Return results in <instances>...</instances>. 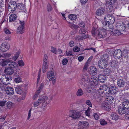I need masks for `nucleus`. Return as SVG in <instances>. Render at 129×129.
Segmentation results:
<instances>
[{
	"mask_svg": "<svg viewBox=\"0 0 129 129\" xmlns=\"http://www.w3.org/2000/svg\"><path fill=\"white\" fill-rule=\"evenodd\" d=\"M17 64L15 62H11L8 64V66L4 70L5 74L7 75L11 76L14 71L17 70Z\"/></svg>",
	"mask_w": 129,
	"mask_h": 129,
	"instance_id": "obj_1",
	"label": "nucleus"
},
{
	"mask_svg": "<svg viewBox=\"0 0 129 129\" xmlns=\"http://www.w3.org/2000/svg\"><path fill=\"white\" fill-rule=\"evenodd\" d=\"M92 35L93 36H95L100 38H104L106 35V33L104 29H101L93 27L91 31Z\"/></svg>",
	"mask_w": 129,
	"mask_h": 129,
	"instance_id": "obj_2",
	"label": "nucleus"
},
{
	"mask_svg": "<svg viewBox=\"0 0 129 129\" xmlns=\"http://www.w3.org/2000/svg\"><path fill=\"white\" fill-rule=\"evenodd\" d=\"M108 89V87L106 85H104L101 86L99 89L100 94L102 97H105L107 96Z\"/></svg>",
	"mask_w": 129,
	"mask_h": 129,
	"instance_id": "obj_3",
	"label": "nucleus"
},
{
	"mask_svg": "<svg viewBox=\"0 0 129 129\" xmlns=\"http://www.w3.org/2000/svg\"><path fill=\"white\" fill-rule=\"evenodd\" d=\"M48 59L47 54H45L43 59V62L42 68V72L44 73H45L48 67Z\"/></svg>",
	"mask_w": 129,
	"mask_h": 129,
	"instance_id": "obj_4",
	"label": "nucleus"
},
{
	"mask_svg": "<svg viewBox=\"0 0 129 129\" xmlns=\"http://www.w3.org/2000/svg\"><path fill=\"white\" fill-rule=\"evenodd\" d=\"M17 5L15 2H12L9 4L8 7V10L10 12L13 13L17 8Z\"/></svg>",
	"mask_w": 129,
	"mask_h": 129,
	"instance_id": "obj_5",
	"label": "nucleus"
},
{
	"mask_svg": "<svg viewBox=\"0 0 129 129\" xmlns=\"http://www.w3.org/2000/svg\"><path fill=\"white\" fill-rule=\"evenodd\" d=\"M105 20L108 22V24L113 23L115 21V18L114 16L110 14H108L104 17Z\"/></svg>",
	"mask_w": 129,
	"mask_h": 129,
	"instance_id": "obj_6",
	"label": "nucleus"
},
{
	"mask_svg": "<svg viewBox=\"0 0 129 129\" xmlns=\"http://www.w3.org/2000/svg\"><path fill=\"white\" fill-rule=\"evenodd\" d=\"M70 117H71L74 119H78L80 116V114L79 112L76 111H73L70 112Z\"/></svg>",
	"mask_w": 129,
	"mask_h": 129,
	"instance_id": "obj_7",
	"label": "nucleus"
},
{
	"mask_svg": "<svg viewBox=\"0 0 129 129\" xmlns=\"http://www.w3.org/2000/svg\"><path fill=\"white\" fill-rule=\"evenodd\" d=\"M115 26L117 29L119 30L120 31L123 32H125V27L124 25L121 23L119 22H117L115 25Z\"/></svg>",
	"mask_w": 129,
	"mask_h": 129,
	"instance_id": "obj_8",
	"label": "nucleus"
},
{
	"mask_svg": "<svg viewBox=\"0 0 129 129\" xmlns=\"http://www.w3.org/2000/svg\"><path fill=\"white\" fill-rule=\"evenodd\" d=\"M122 55V52L120 49H117L114 51L113 55L115 58L116 59H118L120 58Z\"/></svg>",
	"mask_w": 129,
	"mask_h": 129,
	"instance_id": "obj_9",
	"label": "nucleus"
},
{
	"mask_svg": "<svg viewBox=\"0 0 129 129\" xmlns=\"http://www.w3.org/2000/svg\"><path fill=\"white\" fill-rule=\"evenodd\" d=\"M90 84L91 85L93 86H96L98 85L99 82V80L97 77H91L89 79Z\"/></svg>",
	"mask_w": 129,
	"mask_h": 129,
	"instance_id": "obj_10",
	"label": "nucleus"
},
{
	"mask_svg": "<svg viewBox=\"0 0 129 129\" xmlns=\"http://www.w3.org/2000/svg\"><path fill=\"white\" fill-rule=\"evenodd\" d=\"M117 92L116 87L113 86L111 85L110 87H108V89L107 92L108 94H110L112 95L116 93Z\"/></svg>",
	"mask_w": 129,
	"mask_h": 129,
	"instance_id": "obj_11",
	"label": "nucleus"
},
{
	"mask_svg": "<svg viewBox=\"0 0 129 129\" xmlns=\"http://www.w3.org/2000/svg\"><path fill=\"white\" fill-rule=\"evenodd\" d=\"M48 98L47 96H44L42 98L39 99L41 103H42V106L43 107H45L47 105V100Z\"/></svg>",
	"mask_w": 129,
	"mask_h": 129,
	"instance_id": "obj_12",
	"label": "nucleus"
},
{
	"mask_svg": "<svg viewBox=\"0 0 129 129\" xmlns=\"http://www.w3.org/2000/svg\"><path fill=\"white\" fill-rule=\"evenodd\" d=\"M6 93L8 95H11L14 94V89L12 87H8L5 89Z\"/></svg>",
	"mask_w": 129,
	"mask_h": 129,
	"instance_id": "obj_13",
	"label": "nucleus"
},
{
	"mask_svg": "<svg viewBox=\"0 0 129 129\" xmlns=\"http://www.w3.org/2000/svg\"><path fill=\"white\" fill-rule=\"evenodd\" d=\"M9 46L5 43H2L0 49L2 51L6 52L9 49Z\"/></svg>",
	"mask_w": 129,
	"mask_h": 129,
	"instance_id": "obj_14",
	"label": "nucleus"
},
{
	"mask_svg": "<svg viewBox=\"0 0 129 129\" xmlns=\"http://www.w3.org/2000/svg\"><path fill=\"white\" fill-rule=\"evenodd\" d=\"M107 62H105L101 60H100L98 62V66L100 68L104 69L107 66Z\"/></svg>",
	"mask_w": 129,
	"mask_h": 129,
	"instance_id": "obj_15",
	"label": "nucleus"
},
{
	"mask_svg": "<svg viewBox=\"0 0 129 129\" xmlns=\"http://www.w3.org/2000/svg\"><path fill=\"white\" fill-rule=\"evenodd\" d=\"M11 77H10L9 78L5 77L4 78H1V80L3 84L5 85H7L9 83V82L11 80Z\"/></svg>",
	"mask_w": 129,
	"mask_h": 129,
	"instance_id": "obj_16",
	"label": "nucleus"
},
{
	"mask_svg": "<svg viewBox=\"0 0 129 129\" xmlns=\"http://www.w3.org/2000/svg\"><path fill=\"white\" fill-rule=\"evenodd\" d=\"M97 72V69L95 67L91 66L90 67L89 73L90 75H95L96 74Z\"/></svg>",
	"mask_w": 129,
	"mask_h": 129,
	"instance_id": "obj_17",
	"label": "nucleus"
},
{
	"mask_svg": "<svg viewBox=\"0 0 129 129\" xmlns=\"http://www.w3.org/2000/svg\"><path fill=\"white\" fill-rule=\"evenodd\" d=\"M105 9L103 8H98L96 11V14L98 16H101L105 13Z\"/></svg>",
	"mask_w": 129,
	"mask_h": 129,
	"instance_id": "obj_18",
	"label": "nucleus"
},
{
	"mask_svg": "<svg viewBox=\"0 0 129 129\" xmlns=\"http://www.w3.org/2000/svg\"><path fill=\"white\" fill-rule=\"evenodd\" d=\"M125 84V82L123 79H118L117 80V84L119 87H123Z\"/></svg>",
	"mask_w": 129,
	"mask_h": 129,
	"instance_id": "obj_19",
	"label": "nucleus"
},
{
	"mask_svg": "<svg viewBox=\"0 0 129 129\" xmlns=\"http://www.w3.org/2000/svg\"><path fill=\"white\" fill-rule=\"evenodd\" d=\"M114 98L112 96H109L105 99V102L106 104L110 105L114 101Z\"/></svg>",
	"mask_w": 129,
	"mask_h": 129,
	"instance_id": "obj_20",
	"label": "nucleus"
},
{
	"mask_svg": "<svg viewBox=\"0 0 129 129\" xmlns=\"http://www.w3.org/2000/svg\"><path fill=\"white\" fill-rule=\"evenodd\" d=\"M47 76L48 79L49 80H51L55 78L53 72L52 71H50L48 72L47 73Z\"/></svg>",
	"mask_w": 129,
	"mask_h": 129,
	"instance_id": "obj_21",
	"label": "nucleus"
},
{
	"mask_svg": "<svg viewBox=\"0 0 129 129\" xmlns=\"http://www.w3.org/2000/svg\"><path fill=\"white\" fill-rule=\"evenodd\" d=\"M78 124L80 127H82L81 128H83H83L87 127L88 125V123L86 121H82L79 122Z\"/></svg>",
	"mask_w": 129,
	"mask_h": 129,
	"instance_id": "obj_22",
	"label": "nucleus"
},
{
	"mask_svg": "<svg viewBox=\"0 0 129 129\" xmlns=\"http://www.w3.org/2000/svg\"><path fill=\"white\" fill-rule=\"evenodd\" d=\"M20 23L21 24L18 27L17 29V31L18 32H20L21 33L22 32L24 28V23L23 21H20Z\"/></svg>",
	"mask_w": 129,
	"mask_h": 129,
	"instance_id": "obj_23",
	"label": "nucleus"
},
{
	"mask_svg": "<svg viewBox=\"0 0 129 129\" xmlns=\"http://www.w3.org/2000/svg\"><path fill=\"white\" fill-rule=\"evenodd\" d=\"M98 79L100 82H103L105 81L106 78L104 74H100L98 76Z\"/></svg>",
	"mask_w": 129,
	"mask_h": 129,
	"instance_id": "obj_24",
	"label": "nucleus"
},
{
	"mask_svg": "<svg viewBox=\"0 0 129 129\" xmlns=\"http://www.w3.org/2000/svg\"><path fill=\"white\" fill-rule=\"evenodd\" d=\"M122 105L123 108L126 109H129V101L126 100L124 101Z\"/></svg>",
	"mask_w": 129,
	"mask_h": 129,
	"instance_id": "obj_25",
	"label": "nucleus"
},
{
	"mask_svg": "<svg viewBox=\"0 0 129 129\" xmlns=\"http://www.w3.org/2000/svg\"><path fill=\"white\" fill-rule=\"evenodd\" d=\"M9 62L10 63L11 62H10L9 59H2V61L1 62V64L2 67H4Z\"/></svg>",
	"mask_w": 129,
	"mask_h": 129,
	"instance_id": "obj_26",
	"label": "nucleus"
},
{
	"mask_svg": "<svg viewBox=\"0 0 129 129\" xmlns=\"http://www.w3.org/2000/svg\"><path fill=\"white\" fill-rule=\"evenodd\" d=\"M109 56L108 55L105 54L103 55L101 57V59L100 60L105 61V62H107L108 60Z\"/></svg>",
	"mask_w": 129,
	"mask_h": 129,
	"instance_id": "obj_27",
	"label": "nucleus"
},
{
	"mask_svg": "<svg viewBox=\"0 0 129 129\" xmlns=\"http://www.w3.org/2000/svg\"><path fill=\"white\" fill-rule=\"evenodd\" d=\"M16 15L14 14H12L9 18V20L10 22H14L16 18Z\"/></svg>",
	"mask_w": 129,
	"mask_h": 129,
	"instance_id": "obj_28",
	"label": "nucleus"
},
{
	"mask_svg": "<svg viewBox=\"0 0 129 129\" xmlns=\"http://www.w3.org/2000/svg\"><path fill=\"white\" fill-rule=\"evenodd\" d=\"M112 5H110L109 4H106L107 7V9L109 12L113 13L114 12V9Z\"/></svg>",
	"mask_w": 129,
	"mask_h": 129,
	"instance_id": "obj_29",
	"label": "nucleus"
},
{
	"mask_svg": "<svg viewBox=\"0 0 129 129\" xmlns=\"http://www.w3.org/2000/svg\"><path fill=\"white\" fill-rule=\"evenodd\" d=\"M126 109L124 108H119L118 110L119 114H124L126 113Z\"/></svg>",
	"mask_w": 129,
	"mask_h": 129,
	"instance_id": "obj_30",
	"label": "nucleus"
},
{
	"mask_svg": "<svg viewBox=\"0 0 129 129\" xmlns=\"http://www.w3.org/2000/svg\"><path fill=\"white\" fill-rule=\"evenodd\" d=\"M103 72L105 75L107 76L109 75L112 72L111 70L109 68H106L104 69Z\"/></svg>",
	"mask_w": 129,
	"mask_h": 129,
	"instance_id": "obj_31",
	"label": "nucleus"
},
{
	"mask_svg": "<svg viewBox=\"0 0 129 129\" xmlns=\"http://www.w3.org/2000/svg\"><path fill=\"white\" fill-rule=\"evenodd\" d=\"M111 117L112 119L115 120H117L119 118V116L117 114L115 113H113L111 114Z\"/></svg>",
	"mask_w": 129,
	"mask_h": 129,
	"instance_id": "obj_32",
	"label": "nucleus"
},
{
	"mask_svg": "<svg viewBox=\"0 0 129 129\" xmlns=\"http://www.w3.org/2000/svg\"><path fill=\"white\" fill-rule=\"evenodd\" d=\"M17 8L20 10H22L24 9L25 7L23 4L19 3L17 5Z\"/></svg>",
	"mask_w": 129,
	"mask_h": 129,
	"instance_id": "obj_33",
	"label": "nucleus"
},
{
	"mask_svg": "<svg viewBox=\"0 0 129 129\" xmlns=\"http://www.w3.org/2000/svg\"><path fill=\"white\" fill-rule=\"evenodd\" d=\"M125 33V32H123L120 31L119 30L117 29L115 30V32L114 33V35L116 36H119L121 35V34H124Z\"/></svg>",
	"mask_w": 129,
	"mask_h": 129,
	"instance_id": "obj_34",
	"label": "nucleus"
},
{
	"mask_svg": "<svg viewBox=\"0 0 129 129\" xmlns=\"http://www.w3.org/2000/svg\"><path fill=\"white\" fill-rule=\"evenodd\" d=\"M9 122H5L3 125V129H8L10 126V124Z\"/></svg>",
	"mask_w": 129,
	"mask_h": 129,
	"instance_id": "obj_35",
	"label": "nucleus"
},
{
	"mask_svg": "<svg viewBox=\"0 0 129 129\" xmlns=\"http://www.w3.org/2000/svg\"><path fill=\"white\" fill-rule=\"evenodd\" d=\"M11 55L10 54L7 53H5L2 55V57L4 58L5 59H8V58H11Z\"/></svg>",
	"mask_w": 129,
	"mask_h": 129,
	"instance_id": "obj_36",
	"label": "nucleus"
},
{
	"mask_svg": "<svg viewBox=\"0 0 129 129\" xmlns=\"http://www.w3.org/2000/svg\"><path fill=\"white\" fill-rule=\"evenodd\" d=\"M83 94V90L81 88L79 89L76 93L77 95L79 96L82 95Z\"/></svg>",
	"mask_w": 129,
	"mask_h": 129,
	"instance_id": "obj_37",
	"label": "nucleus"
},
{
	"mask_svg": "<svg viewBox=\"0 0 129 129\" xmlns=\"http://www.w3.org/2000/svg\"><path fill=\"white\" fill-rule=\"evenodd\" d=\"M68 17L70 19L72 20H74L77 19V16L75 15L71 14L69 15Z\"/></svg>",
	"mask_w": 129,
	"mask_h": 129,
	"instance_id": "obj_38",
	"label": "nucleus"
},
{
	"mask_svg": "<svg viewBox=\"0 0 129 129\" xmlns=\"http://www.w3.org/2000/svg\"><path fill=\"white\" fill-rule=\"evenodd\" d=\"M16 92L19 94H20L22 92L21 88L19 86L17 87L15 89Z\"/></svg>",
	"mask_w": 129,
	"mask_h": 129,
	"instance_id": "obj_39",
	"label": "nucleus"
},
{
	"mask_svg": "<svg viewBox=\"0 0 129 129\" xmlns=\"http://www.w3.org/2000/svg\"><path fill=\"white\" fill-rule=\"evenodd\" d=\"M112 24V23L108 24L109 25L106 27V30L109 31L112 30L113 28V26Z\"/></svg>",
	"mask_w": 129,
	"mask_h": 129,
	"instance_id": "obj_40",
	"label": "nucleus"
},
{
	"mask_svg": "<svg viewBox=\"0 0 129 129\" xmlns=\"http://www.w3.org/2000/svg\"><path fill=\"white\" fill-rule=\"evenodd\" d=\"M82 78V80L84 81H86L88 80V76L86 74L83 75Z\"/></svg>",
	"mask_w": 129,
	"mask_h": 129,
	"instance_id": "obj_41",
	"label": "nucleus"
},
{
	"mask_svg": "<svg viewBox=\"0 0 129 129\" xmlns=\"http://www.w3.org/2000/svg\"><path fill=\"white\" fill-rule=\"evenodd\" d=\"M87 31V29L85 28H81L79 31V34H85Z\"/></svg>",
	"mask_w": 129,
	"mask_h": 129,
	"instance_id": "obj_42",
	"label": "nucleus"
},
{
	"mask_svg": "<svg viewBox=\"0 0 129 129\" xmlns=\"http://www.w3.org/2000/svg\"><path fill=\"white\" fill-rule=\"evenodd\" d=\"M116 0H107L106 4L113 5L116 2Z\"/></svg>",
	"mask_w": 129,
	"mask_h": 129,
	"instance_id": "obj_43",
	"label": "nucleus"
},
{
	"mask_svg": "<svg viewBox=\"0 0 129 129\" xmlns=\"http://www.w3.org/2000/svg\"><path fill=\"white\" fill-rule=\"evenodd\" d=\"M41 103L39 99L36 102L34 103V107H36L39 106Z\"/></svg>",
	"mask_w": 129,
	"mask_h": 129,
	"instance_id": "obj_44",
	"label": "nucleus"
},
{
	"mask_svg": "<svg viewBox=\"0 0 129 129\" xmlns=\"http://www.w3.org/2000/svg\"><path fill=\"white\" fill-rule=\"evenodd\" d=\"M100 121L101 124L103 125H106L107 124V122L104 119H101Z\"/></svg>",
	"mask_w": 129,
	"mask_h": 129,
	"instance_id": "obj_45",
	"label": "nucleus"
},
{
	"mask_svg": "<svg viewBox=\"0 0 129 129\" xmlns=\"http://www.w3.org/2000/svg\"><path fill=\"white\" fill-rule=\"evenodd\" d=\"M51 51L53 53L55 54H57V50L56 48L53 47H51Z\"/></svg>",
	"mask_w": 129,
	"mask_h": 129,
	"instance_id": "obj_46",
	"label": "nucleus"
},
{
	"mask_svg": "<svg viewBox=\"0 0 129 129\" xmlns=\"http://www.w3.org/2000/svg\"><path fill=\"white\" fill-rule=\"evenodd\" d=\"M85 103L90 107H92V104L89 100H86L85 102Z\"/></svg>",
	"mask_w": 129,
	"mask_h": 129,
	"instance_id": "obj_47",
	"label": "nucleus"
},
{
	"mask_svg": "<svg viewBox=\"0 0 129 129\" xmlns=\"http://www.w3.org/2000/svg\"><path fill=\"white\" fill-rule=\"evenodd\" d=\"M13 103L10 102H8L7 103V107L8 108H11L12 106Z\"/></svg>",
	"mask_w": 129,
	"mask_h": 129,
	"instance_id": "obj_48",
	"label": "nucleus"
},
{
	"mask_svg": "<svg viewBox=\"0 0 129 129\" xmlns=\"http://www.w3.org/2000/svg\"><path fill=\"white\" fill-rule=\"evenodd\" d=\"M47 10L48 12L51 11L52 9V7H51L50 5L49 4H48L47 5Z\"/></svg>",
	"mask_w": 129,
	"mask_h": 129,
	"instance_id": "obj_49",
	"label": "nucleus"
},
{
	"mask_svg": "<svg viewBox=\"0 0 129 129\" xmlns=\"http://www.w3.org/2000/svg\"><path fill=\"white\" fill-rule=\"evenodd\" d=\"M80 48L76 46L73 49V51L75 52H77L80 50Z\"/></svg>",
	"mask_w": 129,
	"mask_h": 129,
	"instance_id": "obj_50",
	"label": "nucleus"
},
{
	"mask_svg": "<svg viewBox=\"0 0 129 129\" xmlns=\"http://www.w3.org/2000/svg\"><path fill=\"white\" fill-rule=\"evenodd\" d=\"M68 60L67 59L64 58L62 61V63L63 65H66L67 63Z\"/></svg>",
	"mask_w": 129,
	"mask_h": 129,
	"instance_id": "obj_51",
	"label": "nucleus"
},
{
	"mask_svg": "<svg viewBox=\"0 0 129 129\" xmlns=\"http://www.w3.org/2000/svg\"><path fill=\"white\" fill-rule=\"evenodd\" d=\"M104 107H105V109L107 110H110L111 108L110 105L108 104H107V105H106V104L104 106Z\"/></svg>",
	"mask_w": 129,
	"mask_h": 129,
	"instance_id": "obj_52",
	"label": "nucleus"
},
{
	"mask_svg": "<svg viewBox=\"0 0 129 129\" xmlns=\"http://www.w3.org/2000/svg\"><path fill=\"white\" fill-rule=\"evenodd\" d=\"M15 81L16 83H18L21 81V78L20 77H18L15 78L14 80Z\"/></svg>",
	"mask_w": 129,
	"mask_h": 129,
	"instance_id": "obj_53",
	"label": "nucleus"
},
{
	"mask_svg": "<svg viewBox=\"0 0 129 129\" xmlns=\"http://www.w3.org/2000/svg\"><path fill=\"white\" fill-rule=\"evenodd\" d=\"M18 62L20 66H23L24 65V63L22 60H19Z\"/></svg>",
	"mask_w": 129,
	"mask_h": 129,
	"instance_id": "obj_54",
	"label": "nucleus"
},
{
	"mask_svg": "<svg viewBox=\"0 0 129 129\" xmlns=\"http://www.w3.org/2000/svg\"><path fill=\"white\" fill-rule=\"evenodd\" d=\"M66 54L67 55V56H73V55L72 54V51H69L68 52H66Z\"/></svg>",
	"mask_w": 129,
	"mask_h": 129,
	"instance_id": "obj_55",
	"label": "nucleus"
},
{
	"mask_svg": "<svg viewBox=\"0 0 129 129\" xmlns=\"http://www.w3.org/2000/svg\"><path fill=\"white\" fill-rule=\"evenodd\" d=\"M106 20H105V21L102 22V24L103 25V26L105 27V26L106 27L107 26V23H108V22L106 21Z\"/></svg>",
	"mask_w": 129,
	"mask_h": 129,
	"instance_id": "obj_56",
	"label": "nucleus"
},
{
	"mask_svg": "<svg viewBox=\"0 0 129 129\" xmlns=\"http://www.w3.org/2000/svg\"><path fill=\"white\" fill-rule=\"evenodd\" d=\"M6 101H2L0 102V106H5V104Z\"/></svg>",
	"mask_w": 129,
	"mask_h": 129,
	"instance_id": "obj_57",
	"label": "nucleus"
},
{
	"mask_svg": "<svg viewBox=\"0 0 129 129\" xmlns=\"http://www.w3.org/2000/svg\"><path fill=\"white\" fill-rule=\"evenodd\" d=\"M4 31L7 34H10L11 33L9 30L7 28H5L4 29Z\"/></svg>",
	"mask_w": 129,
	"mask_h": 129,
	"instance_id": "obj_58",
	"label": "nucleus"
},
{
	"mask_svg": "<svg viewBox=\"0 0 129 129\" xmlns=\"http://www.w3.org/2000/svg\"><path fill=\"white\" fill-rule=\"evenodd\" d=\"M79 25L81 27H84L85 26V24L84 23L82 22H80L79 24Z\"/></svg>",
	"mask_w": 129,
	"mask_h": 129,
	"instance_id": "obj_59",
	"label": "nucleus"
},
{
	"mask_svg": "<svg viewBox=\"0 0 129 129\" xmlns=\"http://www.w3.org/2000/svg\"><path fill=\"white\" fill-rule=\"evenodd\" d=\"M71 28H74L75 29H77L79 27L77 25L73 24L71 25Z\"/></svg>",
	"mask_w": 129,
	"mask_h": 129,
	"instance_id": "obj_60",
	"label": "nucleus"
},
{
	"mask_svg": "<svg viewBox=\"0 0 129 129\" xmlns=\"http://www.w3.org/2000/svg\"><path fill=\"white\" fill-rule=\"evenodd\" d=\"M89 111V110L88 109H87V110L85 111V113L86 115L88 116H90Z\"/></svg>",
	"mask_w": 129,
	"mask_h": 129,
	"instance_id": "obj_61",
	"label": "nucleus"
},
{
	"mask_svg": "<svg viewBox=\"0 0 129 129\" xmlns=\"http://www.w3.org/2000/svg\"><path fill=\"white\" fill-rule=\"evenodd\" d=\"M74 45V43L73 41H70L69 43V46L71 47H72Z\"/></svg>",
	"mask_w": 129,
	"mask_h": 129,
	"instance_id": "obj_62",
	"label": "nucleus"
},
{
	"mask_svg": "<svg viewBox=\"0 0 129 129\" xmlns=\"http://www.w3.org/2000/svg\"><path fill=\"white\" fill-rule=\"evenodd\" d=\"M41 92V90L40 89H38L37 90L35 93V96L37 97L39 93Z\"/></svg>",
	"mask_w": 129,
	"mask_h": 129,
	"instance_id": "obj_63",
	"label": "nucleus"
},
{
	"mask_svg": "<svg viewBox=\"0 0 129 129\" xmlns=\"http://www.w3.org/2000/svg\"><path fill=\"white\" fill-rule=\"evenodd\" d=\"M125 115L126 119H129V110L127 112Z\"/></svg>",
	"mask_w": 129,
	"mask_h": 129,
	"instance_id": "obj_64",
	"label": "nucleus"
}]
</instances>
